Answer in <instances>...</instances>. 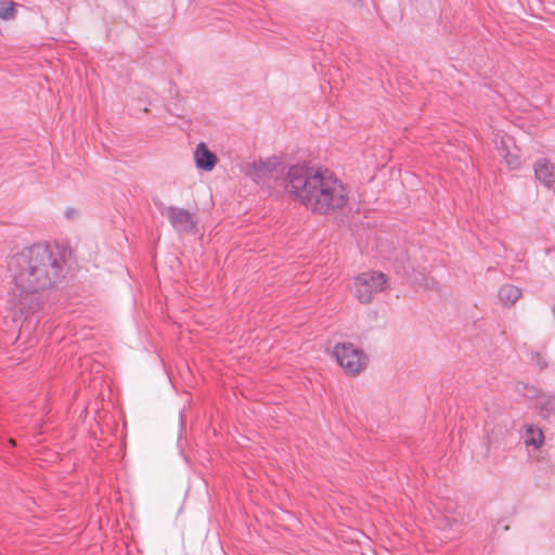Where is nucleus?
<instances>
[{
    "instance_id": "nucleus-14",
    "label": "nucleus",
    "mask_w": 555,
    "mask_h": 555,
    "mask_svg": "<svg viewBox=\"0 0 555 555\" xmlns=\"http://www.w3.org/2000/svg\"><path fill=\"white\" fill-rule=\"evenodd\" d=\"M21 7L16 2L9 0L2 1V20L9 21L16 16V9Z\"/></svg>"
},
{
    "instance_id": "nucleus-6",
    "label": "nucleus",
    "mask_w": 555,
    "mask_h": 555,
    "mask_svg": "<svg viewBox=\"0 0 555 555\" xmlns=\"http://www.w3.org/2000/svg\"><path fill=\"white\" fill-rule=\"evenodd\" d=\"M158 210L162 216L166 217L171 227L178 233H192L195 230L194 216L186 209L165 206L160 204Z\"/></svg>"
},
{
    "instance_id": "nucleus-9",
    "label": "nucleus",
    "mask_w": 555,
    "mask_h": 555,
    "mask_svg": "<svg viewBox=\"0 0 555 555\" xmlns=\"http://www.w3.org/2000/svg\"><path fill=\"white\" fill-rule=\"evenodd\" d=\"M535 178L547 189L555 184V165L546 158H539L534 165Z\"/></svg>"
},
{
    "instance_id": "nucleus-8",
    "label": "nucleus",
    "mask_w": 555,
    "mask_h": 555,
    "mask_svg": "<svg viewBox=\"0 0 555 555\" xmlns=\"http://www.w3.org/2000/svg\"><path fill=\"white\" fill-rule=\"evenodd\" d=\"M436 511L439 514L437 517V526L440 529H452L459 524L455 514L456 504L452 501H438L435 504Z\"/></svg>"
},
{
    "instance_id": "nucleus-1",
    "label": "nucleus",
    "mask_w": 555,
    "mask_h": 555,
    "mask_svg": "<svg viewBox=\"0 0 555 555\" xmlns=\"http://www.w3.org/2000/svg\"><path fill=\"white\" fill-rule=\"evenodd\" d=\"M21 311L35 310L49 291L63 278V262L47 244H34L7 258Z\"/></svg>"
},
{
    "instance_id": "nucleus-13",
    "label": "nucleus",
    "mask_w": 555,
    "mask_h": 555,
    "mask_svg": "<svg viewBox=\"0 0 555 555\" xmlns=\"http://www.w3.org/2000/svg\"><path fill=\"white\" fill-rule=\"evenodd\" d=\"M537 408L544 418L555 416V397L546 393L539 395L537 397Z\"/></svg>"
},
{
    "instance_id": "nucleus-4",
    "label": "nucleus",
    "mask_w": 555,
    "mask_h": 555,
    "mask_svg": "<svg viewBox=\"0 0 555 555\" xmlns=\"http://www.w3.org/2000/svg\"><path fill=\"white\" fill-rule=\"evenodd\" d=\"M284 171L283 163L275 156L258 162L247 163L243 167V172L257 184H266L276 180Z\"/></svg>"
},
{
    "instance_id": "nucleus-7",
    "label": "nucleus",
    "mask_w": 555,
    "mask_h": 555,
    "mask_svg": "<svg viewBox=\"0 0 555 555\" xmlns=\"http://www.w3.org/2000/svg\"><path fill=\"white\" fill-rule=\"evenodd\" d=\"M494 143L500 156L504 159L511 170H516L521 166L519 150L513 138L506 134L496 133Z\"/></svg>"
},
{
    "instance_id": "nucleus-12",
    "label": "nucleus",
    "mask_w": 555,
    "mask_h": 555,
    "mask_svg": "<svg viewBox=\"0 0 555 555\" xmlns=\"http://www.w3.org/2000/svg\"><path fill=\"white\" fill-rule=\"evenodd\" d=\"M521 291L515 285L505 284L499 289V299L505 307H512L520 298Z\"/></svg>"
},
{
    "instance_id": "nucleus-10",
    "label": "nucleus",
    "mask_w": 555,
    "mask_h": 555,
    "mask_svg": "<svg viewBox=\"0 0 555 555\" xmlns=\"http://www.w3.org/2000/svg\"><path fill=\"white\" fill-rule=\"evenodd\" d=\"M194 159L196 167L204 171H211L218 162L217 156L211 151H209L204 142H201L196 145L194 151Z\"/></svg>"
},
{
    "instance_id": "nucleus-15",
    "label": "nucleus",
    "mask_w": 555,
    "mask_h": 555,
    "mask_svg": "<svg viewBox=\"0 0 555 555\" xmlns=\"http://www.w3.org/2000/svg\"><path fill=\"white\" fill-rule=\"evenodd\" d=\"M538 364H539V366H540L541 369H543V367H545V366L547 365V364H546V362H545V361H543V360H538Z\"/></svg>"
},
{
    "instance_id": "nucleus-2",
    "label": "nucleus",
    "mask_w": 555,
    "mask_h": 555,
    "mask_svg": "<svg viewBox=\"0 0 555 555\" xmlns=\"http://www.w3.org/2000/svg\"><path fill=\"white\" fill-rule=\"evenodd\" d=\"M288 196L319 215H332L343 210L349 202L344 182L330 169L296 164L285 177Z\"/></svg>"
},
{
    "instance_id": "nucleus-5",
    "label": "nucleus",
    "mask_w": 555,
    "mask_h": 555,
    "mask_svg": "<svg viewBox=\"0 0 555 555\" xmlns=\"http://www.w3.org/2000/svg\"><path fill=\"white\" fill-rule=\"evenodd\" d=\"M333 354L339 365L350 375L359 374L367 364V357L363 350L356 348L350 343L336 345Z\"/></svg>"
},
{
    "instance_id": "nucleus-11",
    "label": "nucleus",
    "mask_w": 555,
    "mask_h": 555,
    "mask_svg": "<svg viewBox=\"0 0 555 555\" xmlns=\"http://www.w3.org/2000/svg\"><path fill=\"white\" fill-rule=\"evenodd\" d=\"M521 439L527 447L539 449L544 442L542 429L534 424H526L520 431Z\"/></svg>"
},
{
    "instance_id": "nucleus-3",
    "label": "nucleus",
    "mask_w": 555,
    "mask_h": 555,
    "mask_svg": "<svg viewBox=\"0 0 555 555\" xmlns=\"http://www.w3.org/2000/svg\"><path fill=\"white\" fill-rule=\"evenodd\" d=\"M388 287L387 276L378 271H366L354 278L351 292L361 304H370L374 296Z\"/></svg>"
}]
</instances>
